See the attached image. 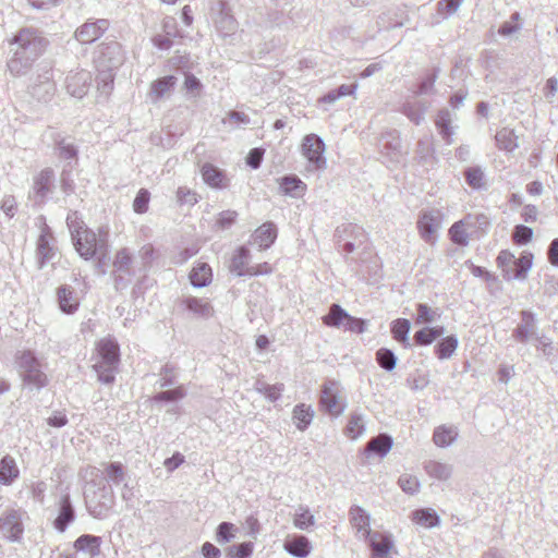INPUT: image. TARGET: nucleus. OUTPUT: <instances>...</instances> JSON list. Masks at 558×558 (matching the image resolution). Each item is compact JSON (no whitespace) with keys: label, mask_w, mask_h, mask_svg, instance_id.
Returning <instances> with one entry per match:
<instances>
[{"label":"nucleus","mask_w":558,"mask_h":558,"mask_svg":"<svg viewBox=\"0 0 558 558\" xmlns=\"http://www.w3.org/2000/svg\"><path fill=\"white\" fill-rule=\"evenodd\" d=\"M533 254L524 252L515 258L511 269L506 270V280H524L532 267Z\"/></svg>","instance_id":"24"},{"label":"nucleus","mask_w":558,"mask_h":558,"mask_svg":"<svg viewBox=\"0 0 558 558\" xmlns=\"http://www.w3.org/2000/svg\"><path fill=\"white\" fill-rule=\"evenodd\" d=\"M397 361L396 354L390 349L380 348L376 352V362L386 372H392L396 368Z\"/></svg>","instance_id":"54"},{"label":"nucleus","mask_w":558,"mask_h":558,"mask_svg":"<svg viewBox=\"0 0 558 558\" xmlns=\"http://www.w3.org/2000/svg\"><path fill=\"white\" fill-rule=\"evenodd\" d=\"M256 390L263 393L269 401H277L283 391V384L269 385L264 381L256 383Z\"/></svg>","instance_id":"59"},{"label":"nucleus","mask_w":558,"mask_h":558,"mask_svg":"<svg viewBox=\"0 0 558 558\" xmlns=\"http://www.w3.org/2000/svg\"><path fill=\"white\" fill-rule=\"evenodd\" d=\"M427 106L423 101H405L402 106V113L414 124L420 125L424 120Z\"/></svg>","instance_id":"42"},{"label":"nucleus","mask_w":558,"mask_h":558,"mask_svg":"<svg viewBox=\"0 0 558 558\" xmlns=\"http://www.w3.org/2000/svg\"><path fill=\"white\" fill-rule=\"evenodd\" d=\"M53 240L51 230L46 226L37 241L36 254L39 269H43L56 255V248L52 245Z\"/></svg>","instance_id":"19"},{"label":"nucleus","mask_w":558,"mask_h":558,"mask_svg":"<svg viewBox=\"0 0 558 558\" xmlns=\"http://www.w3.org/2000/svg\"><path fill=\"white\" fill-rule=\"evenodd\" d=\"M348 312L343 310L339 304H332L329 312L324 316V324L330 327L344 326Z\"/></svg>","instance_id":"51"},{"label":"nucleus","mask_w":558,"mask_h":558,"mask_svg":"<svg viewBox=\"0 0 558 558\" xmlns=\"http://www.w3.org/2000/svg\"><path fill=\"white\" fill-rule=\"evenodd\" d=\"M56 92V85L52 78L51 69H45L38 74L33 84L29 86V93L33 98L38 101H49Z\"/></svg>","instance_id":"13"},{"label":"nucleus","mask_w":558,"mask_h":558,"mask_svg":"<svg viewBox=\"0 0 558 558\" xmlns=\"http://www.w3.org/2000/svg\"><path fill=\"white\" fill-rule=\"evenodd\" d=\"M333 238L338 248L349 254L354 252L356 242L362 243L364 232L357 225L342 223L336 228Z\"/></svg>","instance_id":"10"},{"label":"nucleus","mask_w":558,"mask_h":558,"mask_svg":"<svg viewBox=\"0 0 558 558\" xmlns=\"http://www.w3.org/2000/svg\"><path fill=\"white\" fill-rule=\"evenodd\" d=\"M202 177L206 184L214 189H222L226 186L223 172L211 163H205L202 167Z\"/></svg>","instance_id":"41"},{"label":"nucleus","mask_w":558,"mask_h":558,"mask_svg":"<svg viewBox=\"0 0 558 558\" xmlns=\"http://www.w3.org/2000/svg\"><path fill=\"white\" fill-rule=\"evenodd\" d=\"M293 523L300 530H308L314 525L315 518L307 507L299 506L294 514Z\"/></svg>","instance_id":"56"},{"label":"nucleus","mask_w":558,"mask_h":558,"mask_svg":"<svg viewBox=\"0 0 558 558\" xmlns=\"http://www.w3.org/2000/svg\"><path fill=\"white\" fill-rule=\"evenodd\" d=\"M459 436L454 425H439L434 429L433 441L439 448H447L456 442Z\"/></svg>","instance_id":"27"},{"label":"nucleus","mask_w":558,"mask_h":558,"mask_svg":"<svg viewBox=\"0 0 558 558\" xmlns=\"http://www.w3.org/2000/svg\"><path fill=\"white\" fill-rule=\"evenodd\" d=\"M177 77L174 75H167L155 80L150 85L149 96L154 102L161 99L169 93L175 85Z\"/></svg>","instance_id":"34"},{"label":"nucleus","mask_w":558,"mask_h":558,"mask_svg":"<svg viewBox=\"0 0 558 558\" xmlns=\"http://www.w3.org/2000/svg\"><path fill=\"white\" fill-rule=\"evenodd\" d=\"M58 302L61 311L73 314L78 307V301L74 296V290L69 286H61L57 291Z\"/></svg>","instance_id":"35"},{"label":"nucleus","mask_w":558,"mask_h":558,"mask_svg":"<svg viewBox=\"0 0 558 558\" xmlns=\"http://www.w3.org/2000/svg\"><path fill=\"white\" fill-rule=\"evenodd\" d=\"M124 59L125 56L122 46L118 41L111 40L98 46L95 62L97 68L114 70L123 64Z\"/></svg>","instance_id":"9"},{"label":"nucleus","mask_w":558,"mask_h":558,"mask_svg":"<svg viewBox=\"0 0 558 558\" xmlns=\"http://www.w3.org/2000/svg\"><path fill=\"white\" fill-rule=\"evenodd\" d=\"M102 466L101 473L107 484L118 486L126 481V471L121 462H107L102 463Z\"/></svg>","instance_id":"33"},{"label":"nucleus","mask_w":558,"mask_h":558,"mask_svg":"<svg viewBox=\"0 0 558 558\" xmlns=\"http://www.w3.org/2000/svg\"><path fill=\"white\" fill-rule=\"evenodd\" d=\"M190 282L194 288H205L213 280V271L207 263L198 262L190 272Z\"/></svg>","instance_id":"31"},{"label":"nucleus","mask_w":558,"mask_h":558,"mask_svg":"<svg viewBox=\"0 0 558 558\" xmlns=\"http://www.w3.org/2000/svg\"><path fill=\"white\" fill-rule=\"evenodd\" d=\"M154 252L155 251L151 244H145L141 247L137 256L138 260H136L140 265L137 267L138 272L145 274L147 269L150 267L151 262L154 259Z\"/></svg>","instance_id":"60"},{"label":"nucleus","mask_w":558,"mask_h":558,"mask_svg":"<svg viewBox=\"0 0 558 558\" xmlns=\"http://www.w3.org/2000/svg\"><path fill=\"white\" fill-rule=\"evenodd\" d=\"M520 315L521 323L512 330V338L520 343H526L531 338L537 337L536 318L534 313L526 310Z\"/></svg>","instance_id":"17"},{"label":"nucleus","mask_w":558,"mask_h":558,"mask_svg":"<svg viewBox=\"0 0 558 558\" xmlns=\"http://www.w3.org/2000/svg\"><path fill=\"white\" fill-rule=\"evenodd\" d=\"M365 430L364 420L361 414H352L345 427V434L352 439H356Z\"/></svg>","instance_id":"61"},{"label":"nucleus","mask_w":558,"mask_h":558,"mask_svg":"<svg viewBox=\"0 0 558 558\" xmlns=\"http://www.w3.org/2000/svg\"><path fill=\"white\" fill-rule=\"evenodd\" d=\"M216 27L223 37H227L234 34L238 28V22L232 15L220 13L218 20L216 21Z\"/></svg>","instance_id":"55"},{"label":"nucleus","mask_w":558,"mask_h":558,"mask_svg":"<svg viewBox=\"0 0 558 558\" xmlns=\"http://www.w3.org/2000/svg\"><path fill=\"white\" fill-rule=\"evenodd\" d=\"M159 376L160 378L156 383L159 388H168L175 384L174 367L172 365L166 364L162 366Z\"/></svg>","instance_id":"64"},{"label":"nucleus","mask_w":558,"mask_h":558,"mask_svg":"<svg viewBox=\"0 0 558 558\" xmlns=\"http://www.w3.org/2000/svg\"><path fill=\"white\" fill-rule=\"evenodd\" d=\"M49 41L35 28H22L13 38L15 46L12 58L8 61V69L15 76L24 75L33 63L44 53Z\"/></svg>","instance_id":"1"},{"label":"nucleus","mask_w":558,"mask_h":558,"mask_svg":"<svg viewBox=\"0 0 558 558\" xmlns=\"http://www.w3.org/2000/svg\"><path fill=\"white\" fill-rule=\"evenodd\" d=\"M349 517L352 526L363 538L373 533L371 530V515L365 509L354 505L349 510Z\"/></svg>","instance_id":"22"},{"label":"nucleus","mask_w":558,"mask_h":558,"mask_svg":"<svg viewBox=\"0 0 558 558\" xmlns=\"http://www.w3.org/2000/svg\"><path fill=\"white\" fill-rule=\"evenodd\" d=\"M314 411L304 403L296 404L293 409V422L299 430H305L312 423Z\"/></svg>","instance_id":"44"},{"label":"nucleus","mask_w":558,"mask_h":558,"mask_svg":"<svg viewBox=\"0 0 558 558\" xmlns=\"http://www.w3.org/2000/svg\"><path fill=\"white\" fill-rule=\"evenodd\" d=\"M137 262L128 248H121L113 259V279L116 289H125L136 275Z\"/></svg>","instance_id":"6"},{"label":"nucleus","mask_w":558,"mask_h":558,"mask_svg":"<svg viewBox=\"0 0 558 558\" xmlns=\"http://www.w3.org/2000/svg\"><path fill=\"white\" fill-rule=\"evenodd\" d=\"M463 223L473 236L480 238L486 232L490 221L485 214H469L463 218Z\"/></svg>","instance_id":"37"},{"label":"nucleus","mask_w":558,"mask_h":558,"mask_svg":"<svg viewBox=\"0 0 558 558\" xmlns=\"http://www.w3.org/2000/svg\"><path fill=\"white\" fill-rule=\"evenodd\" d=\"M446 329L444 326H426L417 330L414 336L413 340L415 344L417 345H429L432 344L436 339L444 336Z\"/></svg>","instance_id":"38"},{"label":"nucleus","mask_w":558,"mask_h":558,"mask_svg":"<svg viewBox=\"0 0 558 558\" xmlns=\"http://www.w3.org/2000/svg\"><path fill=\"white\" fill-rule=\"evenodd\" d=\"M393 440L387 434H380L371 438L364 449V453L369 457L372 454L384 458L392 448Z\"/></svg>","instance_id":"25"},{"label":"nucleus","mask_w":558,"mask_h":558,"mask_svg":"<svg viewBox=\"0 0 558 558\" xmlns=\"http://www.w3.org/2000/svg\"><path fill=\"white\" fill-rule=\"evenodd\" d=\"M56 175L51 168L41 170L38 175L34 178V198L43 202L46 196L51 192L54 184Z\"/></svg>","instance_id":"20"},{"label":"nucleus","mask_w":558,"mask_h":558,"mask_svg":"<svg viewBox=\"0 0 558 558\" xmlns=\"http://www.w3.org/2000/svg\"><path fill=\"white\" fill-rule=\"evenodd\" d=\"M320 405L333 416H339L344 411V404L339 402V388L336 381L329 380L323 385Z\"/></svg>","instance_id":"14"},{"label":"nucleus","mask_w":558,"mask_h":558,"mask_svg":"<svg viewBox=\"0 0 558 558\" xmlns=\"http://www.w3.org/2000/svg\"><path fill=\"white\" fill-rule=\"evenodd\" d=\"M459 340L456 335L442 337L434 347V353L439 360H448L456 352Z\"/></svg>","instance_id":"39"},{"label":"nucleus","mask_w":558,"mask_h":558,"mask_svg":"<svg viewBox=\"0 0 558 558\" xmlns=\"http://www.w3.org/2000/svg\"><path fill=\"white\" fill-rule=\"evenodd\" d=\"M98 74L96 76V84L98 92L107 97L113 89L114 74L113 70L97 68Z\"/></svg>","instance_id":"46"},{"label":"nucleus","mask_w":558,"mask_h":558,"mask_svg":"<svg viewBox=\"0 0 558 558\" xmlns=\"http://www.w3.org/2000/svg\"><path fill=\"white\" fill-rule=\"evenodd\" d=\"M186 396V390L184 386H178L173 389H168L166 391H161L156 393L151 400L155 403L159 402H172L180 399H183Z\"/></svg>","instance_id":"57"},{"label":"nucleus","mask_w":558,"mask_h":558,"mask_svg":"<svg viewBox=\"0 0 558 558\" xmlns=\"http://www.w3.org/2000/svg\"><path fill=\"white\" fill-rule=\"evenodd\" d=\"M325 143L323 138L316 134H307L302 142V154L308 160L315 170L325 169L327 160L324 156Z\"/></svg>","instance_id":"8"},{"label":"nucleus","mask_w":558,"mask_h":558,"mask_svg":"<svg viewBox=\"0 0 558 558\" xmlns=\"http://www.w3.org/2000/svg\"><path fill=\"white\" fill-rule=\"evenodd\" d=\"M54 145L58 150L59 158L69 161L76 160L78 149L72 142L58 135L54 138Z\"/></svg>","instance_id":"48"},{"label":"nucleus","mask_w":558,"mask_h":558,"mask_svg":"<svg viewBox=\"0 0 558 558\" xmlns=\"http://www.w3.org/2000/svg\"><path fill=\"white\" fill-rule=\"evenodd\" d=\"M283 547L287 553L296 558H305L310 555L312 546L304 535H295L286 539Z\"/></svg>","instance_id":"29"},{"label":"nucleus","mask_w":558,"mask_h":558,"mask_svg":"<svg viewBox=\"0 0 558 558\" xmlns=\"http://www.w3.org/2000/svg\"><path fill=\"white\" fill-rule=\"evenodd\" d=\"M101 543L102 541L100 536L83 534L74 541L73 548L76 551L87 553L92 557H96L100 554Z\"/></svg>","instance_id":"32"},{"label":"nucleus","mask_w":558,"mask_h":558,"mask_svg":"<svg viewBox=\"0 0 558 558\" xmlns=\"http://www.w3.org/2000/svg\"><path fill=\"white\" fill-rule=\"evenodd\" d=\"M120 363V348L111 338H104L97 343V360L93 368L97 373L98 380L110 385L116 379V373Z\"/></svg>","instance_id":"3"},{"label":"nucleus","mask_w":558,"mask_h":558,"mask_svg":"<svg viewBox=\"0 0 558 558\" xmlns=\"http://www.w3.org/2000/svg\"><path fill=\"white\" fill-rule=\"evenodd\" d=\"M449 234L453 243L462 246L469 243L470 238H473L465 223H463V219L451 226Z\"/></svg>","instance_id":"50"},{"label":"nucleus","mask_w":558,"mask_h":558,"mask_svg":"<svg viewBox=\"0 0 558 558\" xmlns=\"http://www.w3.org/2000/svg\"><path fill=\"white\" fill-rule=\"evenodd\" d=\"M440 227V215L437 210L424 211L421 214L417 228L421 238L427 243L435 242V233Z\"/></svg>","instance_id":"18"},{"label":"nucleus","mask_w":558,"mask_h":558,"mask_svg":"<svg viewBox=\"0 0 558 558\" xmlns=\"http://www.w3.org/2000/svg\"><path fill=\"white\" fill-rule=\"evenodd\" d=\"M92 83V74L87 70H78L70 72L65 78V87L68 93L76 98L86 95Z\"/></svg>","instance_id":"16"},{"label":"nucleus","mask_w":558,"mask_h":558,"mask_svg":"<svg viewBox=\"0 0 558 558\" xmlns=\"http://www.w3.org/2000/svg\"><path fill=\"white\" fill-rule=\"evenodd\" d=\"M365 539L368 541V545L375 558L386 557L393 547L391 535L387 533L373 532Z\"/></svg>","instance_id":"21"},{"label":"nucleus","mask_w":558,"mask_h":558,"mask_svg":"<svg viewBox=\"0 0 558 558\" xmlns=\"http://www.w3.org/2000/svg\"><path fill=\"white\" fill-rule=\"evenodd\" d=\"M280 190L284 195L302 197L306 191V184L295 174H287L279 179Z\"/></svg>","instance_id":"28"},{"label":"nucleus","mask_w":558,"mask_h":558,"mask_svg":"<svg viewBox=\"0 0 558 558\" xmlns=\"http://www.w3.org/2000/svg\"><path fill=\"white\" fill-rule=\"evenodd\" d=\"M468 185L474 190L485 189V175L480 167H469L464 171Z\"/></svg>","instance_id":"53"},{"label":"nucleus","mask_w":558,"mask_h":558,"mask_svg":"<svg viewBox=\"0 0 558 558\" xmlns=\"http://www.w3.org/2000/svg\"><path fill=\"white\" fill-rule=\"evenodd\" d=\"M416 318L415 323L423 325V324H432L436 322L437 318H439L440 314L437 312V310L430 308L425 303H418L416 305Z\"/></svg>","instance_id":"58"},{"label":"nucleus","mask_w":558,"mask_h":558,"mask_svg":"<svg viewBox=\"0 0 558 558\" xmlns=\"http://www.w3.org/2000/svg\"><path fill=\"white\" fill-rule=\"evenodd\" d=\"M435 124L442 140L446 142V144L450 145L452 143L453 135L450 111L448 109L439 110L435 120Z\"/></svg>","instance_id":"40"},{"label":"nucleus","mask_w":558,"mask_h":558,"mask_svg":"<svg viewBox=\"0 0 558 558\" xmlns=\"http://www.w3.org/2000/svg\"><path fill=\"white\" fill-rule=\"evenodd\" d=\"M20 475V470L13 457L4 456L0 460V483L11 485Z\"/></svg>","instance_id":"36"},{"label":"nucleus","mask_w":558,"mask_h":558,"mask_svg":"<svg viewBox=\"0 0 558 558\" xmlns=\"http://www.w3.org/2000/svg\"><path fill=\"white\" fill-rule=\"evenodd\" d=\"M259 250L269 248L277 239V227L274 222H265L252 235Z\"/></svg>","instance_id":"23"},{"label":"nucleus","mask_w":558,"mask_h":558,"mask_svg":"<svg viewBox=\"0 0 558 558\" xmlns=\"http://www.w3.org/2000/svg\"><path fill=\"white\" fill-rule=\"evenodd\" d=\"M413 520L424 527H435L440 524V518L429 508L420 509L413 512Z\"/></svg>","instance_id":"49"},{"label":"nucleus","mask_w":558,"mask_h":558,"mask_svg":"<svg viewBox=\"0 0 558 558\" xmlns=\"http://www.w3.org/2000/svg\"><path fill=\"white\" fill-rule=\"evenodd\" d=\"M424 468L430 477H434L438 481H447L450 478L453 470L451 464L442 463L439 461H427Z\"/></svg>","instance_id":"45"},{"label":"nucleus","mask_w":558,"mask_h":558,"mask_svg":"<svg viewBox=\"0 0 558 558\" xmlns=\"http://www.w3.org/2000/svg\"><path fill=\"white\" fill-rule=\"evenodd\" d=\"M380 151L391 160H395L400 155L401 141L396 130L387 131L381 134L378 142Z\"/></svg>","instance_id":"26"},{"label":"nucleus","mask_w":558,"mask_h":558,"mask_svg":"<svg viewBox=\"0 0 558 558\" xmlns=\"http://www.w3.org/2000/svg\"><path fill=\"white\" fill-rule=\"evenodd\" d=\"M23 514L20 509H7L0 517V535L10 542H20L23 532Z\"/></svg>","instance_id":"7"},{"label":"nucleus","mask_w":558,"mask_h":558,"mask_svg":"<svg viewBox=\"0 0 558 558\" xmlns=\"http://www.w3.org/2000/svg\"><path fill=\"white\" fill-rule=\"evenodd\" d=\"M248 259L250 250L245 246H240L231 259L230 270L239 277L268 275L272 271L268 263L262 265L265 267V270H254V268L248 266Z\"/></svg>","instance_id":"12"},{"label":"nucleus","mask_w":558,"mask_h":558,"mask_svg":"<svg viewBox=\"0 0 558 558\" xmlns=\"http://www.w3.org/2000/svg\"><path fill=\"white\" fill-rule=\"evenodd\" d=\"M495 140L497 146L506 151H513L518 147V138L511 129L502 128L496 133Z\"/></svg>","instance_id":"47"},{"label":"nucleus","mask_w":558,"mask_h":558,"mask_svg":"<svg viewBox=\"0 0 558 558\" xmlns=\"http://www.w3.org/2000/svg\"><path fill=\"white\" fill-rule=\"evenodd\" d=\"M238 529L233 523L221 522L216 529V541L219 544H226L232 541L235 536L234 532Z\"/></svg>","instance_id":"62"},{"label":"nucleus","mask_w":558,"mask_h":558,"mask_svg":"<svg viewBox=\"0 0 558 558\" xmlns=\"http://www.w3.org/2000/svg\"><path fill=\"white\" fill-rule=\"evenodd\" d=\"M86 485L84 500L87 512L98 520L108 518L114 505V493L112 487L106 483L101 470L88 465L84 470Z\"/></svg>","instance_id":"2"},{"label":"nucleus","mask_w":558,"mask_h":558,"mask_svg":"<svg viewBox=\"0 0 558 558\" xmlns=\"http://www.w3.org/2000/svg\"><path fill=\"white\" fill-rule=\"evenodd\" d=\"M411 324L407 318H398L392 323L391 333L395 340L409 345Z\"/></svg>","instance_id":"52"},{"label":"nucleus","mask_w":558,"mask_h":558,"mask_svg":"<svg viewBox=\"0 0 558 558\" xmlns=\"http://www.w3.org/2000/svg\"><path fill=\"white\" fill-rule=\"evenodd\" d=\"M73 244L76 252L85 260H90L95 257L98 258L97 266H101V256L107 253V232L99 234V236L89 228L83 229L78 233H73Z\"/></svg>","instance_id":"4"},{"label":"nucleus","mask_w":558,"mask_h":558,"mask_svg":"<svg viewBox=\"0 0 558 558\" xmlns=\"http://www.w3.org/2000/svg\"><path fill=\"white\" fill-rule=\"evenodd\" d=\"M184 307L193 315L199 318H209L214 315L213 305L204 300L195 296H186L182 300Z\"/></svg>","instance_id":"30"},{"label":"nucleus","mask_w":558,"mask_h":558,"mask_svg":"<svg viewBox=\"0 0 558 558\" xmlns=\"http://www.w3.org/2000/svg\"><path fill=\"white\" fill-rule=\"evenodd\" d=\"M109 26L110 22L107 19L87 20L76 28L74 37L83 45L93 44L108 31Z\"/></svg>","instance_id":"11"},{"label":"nucleus","mask_w":558,"mask_h":558,"mask_svg":"<svg viewBox=\"0 0 558 558\" xmlns=\"http://www.w3.org/2000/svg\"><path fill=\"white\" fill-rule=\"evenodd\" d=\"M253 553V544L251 542H243L241 544L232 545L228 548L227 555L230 558H248Z\"/></svg>","instance_id":"63"},{"label":"nucleus","mask_w":558,"mask_h":558,"mask_svg":"<svg viewBox=\"0 0 558 558\" xmlns=\"http://www.w3.org/2000/svg\"><path fill=\"white\" fill-rule=\"evenodd\" d=\"M75 519L76 512L71 497L69 494H64L59 500L58 515L53 520L52 525L59 533H64L66 529L75 521Z\"/></svg>","instance_id":"15"},{"label":"nucleus","mask_w":558,"mask_h":558,"mask_svg":"<svg viewBox=\"0 0 558 558\" xmlns=\"http://www.w3.org/2000/svg\"><path fill=\"white\" fill-rule=\"evenodd\" d=\"M16 365L24 385L39 390L48 384V377L43 372L40 361L33 351H19Z\"/></svg>","instance_id":"5"},{"label":"nucleus","mask_w":558,"mask_h":558,"mask_svg":"<svg viewBox=\"0 0 558 558\" xmlns=\"http://www.w3.org/2000/svg\"><path fill=\"white\" fill-rule=\"evenodd\" d=\"M405 13L398 9L393 12L383 13L378 16L377 25L380 29H392L404 25Z\"/></svg>","instance_id":"43"}]
</instances>
